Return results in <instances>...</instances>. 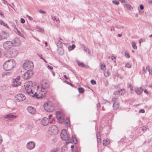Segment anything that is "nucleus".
Returning <instances> with one entry per match:
<instances>
[{"mask_svg": "<svg viewBox=\"0 0 152 152\" xmlns=\"http://www.w3.org/2000/svg\"><path fill=\"white\" fill-rule=\"evenodd\" d=\"M124 56L127 58H129L130 57L128 51H125Z\"/></svg>", "mask_w": 152, "mask_h": 152, "instance_id": "nucleus-29", "label": "nucleus"}, {"mask_svg": "<svg viewBox=\"0 0 152 152\" xmlns=\"http://www.w3.org/2000/svg\"><path fill=\"white\" fill-rule=\"evenodd\" d=\"M16 100L18 102H20L25 100L26 98L25 96L22 94H19L16 95L15 97Z\"/></svg>", "mask_w": 152, "mask_h": 152, "instance_id": "nucleus-11", "label": "nucleus"}, {"mask_svg": "<svg viewBox=\"0 0 152 152\" xmlns=\"http://www.w3.org/2000/svg\"><path fill=\"white\" fill-rule=\"evenodd\" d=\"M78 91L80 93H82L84 92V89L81 87H80L78 88Z\"/></svg>", "mask_w": 152, "mask_h": 152, "instance_id": "nucleus-31", "label": "nucleus"}, {"mask_svg": "<svg viewBox=\"0 0 152 152\" xmlns=\"http://www.w3.org/2000/svg\"><path fill=\"white\" fill-rule=\"evenodd\" d=\"M104 75L106 77H108L110 75L109 72L108 71H104Z\"/></svg>", "mask_w": 152, "mask_h": 152, "instance_id": "nucleus-30", "label": "nucleus"}, {"mask_svg": "<svg viewBox=\"0 0 152 152\" xmlns=\"http://www.w3.org/2000/svg\"><path fill=\"white\" fill-rule=\"evenodd\" d=\"M28 111L30 113L32 114H34L35 112V108L32 106H28L27 107Z\"/></svg>", "mask_w": 152, "mask_h": 152, "instance_id": "nucleus-17", "label": "nucleus"}, {"mask_svg": "<svg viewBox=\"0 0 152 152\" xmlns=\"http://www.w3.org/2000/svg\"><path fill=\"white\" fill-rule=\"evenodd\" d=\"M1 34L3 39H7L9 37V34L5 31H2Z\"/></svg>", "mask_w": 152, "mask_h": 152, "instance_id": "nucleus-19", "label": "nucleus"}, {"mask_svg": "<svg viewBox=\"0 0 152 152\" xmlns=\"http://www.w3.org/2000/svg\"><path fill=\"white\" fill-rule=\"evenodd\" d=\"M96 135L97 137H101V136H100V133L99 132L97 131L96 132Z\"/></svg>", "mask_w": 152, "mask_h": 152, "instance_id": "nucleus-47", "label": "nucleus"}, {"mask_svg": "<svg viewBox=\"0 0 152 152\" xmlns=\"http://www.w3.org/2000/svg\"><path fill=\"white\" fill-rule=\"evenodd\" d=\"M66 124H67V126H69V123H70V121L69 119L67 118H66Z\"/></svg>", "mask_w": 152, "mask_h": 152, "instance_id": "nucleus-38", "label": "nucleus"}, {"mask_svg": "<svg viewBox=\"0 0 152 152\" xmlns=\"http://www.w3.org/2000/svg\"><path fill=\"white\" fill-rule=\"evenodd\" d=\"M60 136L61 138L64 141L67 140L70 138L68 133L65 129L61 130Z\"/></svg>", "mask_w": 152, "mask_h": 152, "instance_id": "nucleus-4", "label": "nucleus"}, {"mask_svg": "<svg viewBox=\"0 0 152 152\" xmlns=\"http://www.w3.org/2000/svg\"><path fill=\"white\" fill-rule=\"evenodd\" d=\"M0 24L1 25H3L4 26L8 27V26L7 24L5 23L3 21L0 20Z\"/></svg>", "mask_w": 152, "mask_h": 152, "instance_id": "nucleus-33", "label": "nucleus"}, {"mask_svg": "<svg viewBox=\"0 0 152 152\" xmlns=\"http://www.w3.org/2000/svg\"><path fill=\"white\" fill-rule=\"evenodd\" d=\"M119 106V104L118 103V102H115L113 104V109L114 110H116L118 108Z\"/></svg>", "mask_w": 152, "mask_h": 152, "instance_id": "nucleus-22", "label": "nucleus"}, {"mask_svg": "<svg viewBox=\"0 0 152 152\" xmlns=\"http://www.w3.org/2000/svg\"><path fill=\"white\" fill-rule=\"evenodd\" d=\"M147 129V126H145L142 127V130L143 131H145Z\"/></svg>", "mask_w": 152, "mask_h": 152, "instance_id": "nucleus-43", "label": "nucleus"}, {"mask_svg": "<svg viewBox=\"0 0 152 152\" xmlns=\"http://www.w3.org/2000/svg\"><path fill=\"white\" fill-rule=\"evenodd\" d=\"M101 69L104 72L106 69V66L104 64H102L100 67Z\"/></svg>", "mask_w": 152, "mask_h": 152, "instance_id": "nucleus-27", "label": "nucleus"}, {"mask_svg": "<svg viewBox=\"0 0 152 152\" xmlns=\"http://www.w3.org/2000/svg\"><path fill=\"white\" fill-rule=\"evenodd\" d=\"M52 19L54 21L55 20H56L57 23H59L60 21L58 18H56L55 17H53L52 18Z\"/></svg>", "mask_w": 152, "mask_h": 152, "instance_id": "nucleus-37", "label": "nucleus"}, {"mask_svg": "<svg viewBox=\"0 0 152 152\" xmlns=\"http://www.w3.org/2000/svg\"><path fill=\"white\" fill-rule=\"evenodd\" d=\"M47 67L48 69H49L50 70H52L53 69V68L52 66L49 65H48Z\"/></svg>", "mask_w": 152, "mask_h": 152, "instance_id": "nucleus-55", "label": "nucleus"}, {"mask_svg": "<svg viewBox=\"0 0 152 152\" xmlns=\"http://www.w3.org/2000/svg\"><path fill=\"white\" fill-rule=\"evenodd\" d=\"M20 80V76H18L14 79L12 82V85L13 87H17L20 85V82L19 81Z\"/></svg>", "mask_w": 152, "mask_h": 152, "instance_id": "nucleus-12", "label": "nucleus"}, {"mask_svg": "<svg viewBox=\"0 0 152 152\" xmlns=\"http://www.w3.org/2000/svg\"><path fill=\"white\" fill-rule=\"evenodd\" d=\"M57 52L60 55H62L64 54V50L62 48H58L57 50Z\"/></svg>", "mask_w": 152, "mask_h": 152, "instance_id": "nucleus-23", "label": "nucleus"}, {"mask_svg": "<svg viewBox=\"0 0 152 152\" xmlns=\"http://www.w3.org/2000/svg\"><path fill=\"white\" fill-rule=\"evenodd\" d=\"M76 62L78 66L80 67L85 68H87L88 67V66L85 65L82 62H80L78 60L76 61Z\"/></svg>", "mask_w": 152, "mask_h": 152, "instance_id": "nucleus-18", "label": "nucleus"}, {"mask_svg": "<svg viewBox=\"0 0 152 152\" xmlns=\"http://www.w3.org/2000/svg\"><path fill=\"white\" fill-rule=\"evenodd\" d=\"M65 82L67 84L69 85H70L71 86L73 87V85L71 83H69L67 81H65Z\"/></svg>", "mask_w": 152, "mask_h": 152, "instance_id": "nucleus-51", "label": "nucleus"}, {"mask_svg": "<svg viewBox=\"0 0 152 152\" xmlns=\"http://www.w3.org/2000/svg\"><path fill=\"white\" fill-rule=\"evenodd\" d=\"M113 3L116 5H118L119 4V2L116 0H113Z\"/></svg>", "mask_w": 152, "mask_h": 152, "instance_id": "nucleus-39", "label": "nucleus"}, {"mask_svg": "<svg viewBox=\"0 0 152 152\" xmlns=\"http://www.w3.org/2000/svg\"><path fill=\"white\" fill-rule=\"evenodd\" d=\"M20 22L22 23H24L25 22V20L23 18L20 19Z\"/></svg>", "mask_w": 152, "mask_h": 152, "instance_id": "nucleus-53", "label": "nucleus"}, {"mask_svg": "<svg viewBox=\"0 0 152 152\" xmlns=\"http://www.w3.org/2000/svg\"><path fill=\"white\" fill-rule=\"evenodd\" d=\"M120 91H119V90H118L117 91H115L114 92L113 94L115 95H120Z\"/></svg>", "mask_w": 152, "mask_h": 152, "instance_id": "nucleus-36", "label": "nucleus"}, {"mask_svg": "<svg viewBox=\"0 0 152 152\" xmlns=\"http://www.w3.org/2000/svg\"><path fill=\"white\" fill-rule=\"evenodd\" d=\"M148 71L149 72V73L150 74H151L152 75V69H149L148 70Z\"/></svg>", "mask_w": 152, "mask_h": 152, "instance_id": "nucleus-60", "label": "nucleus"}, {"mask_svg": "<svg viewBox=\"0 0 152 152\" xmlns=\"http://www.w3.org/2000/svg\"><path fill=\"white\" fill-rule=\"evenodd\" d=\"M115 27L117 28H124V27L123 26L119 27L117 25L115 26Z\"/></svg>", "mask_w": 152, "mask_h": 152, "instance_id": "nucleus-63", "label": "nucleus"}, {"mask_svg": "<svg viewBox=\"0 0 152 152\" xmlns=\"http://www.w3.org/2000/svg\"><path fill=\"white\" fill-rule=\"evenodd\" d=\"M2 139L1 136L0 135V144H1L2 142Z\"/></svg>", "mask_w": 152, "mask_h": 152, "instance_id": "nucleus-59", "label": "nucleus"}, {"mask_svg": "<svg viewBox=\"0 0 152 152\" xmlns=\"http://www.w3.org/2000/svg\"><path fill=\"white\" fill-rule=\"evenodd\" d=\"M72 152H78L77 148H76L72 150Z\"/></svg>", "mask_w": 152, "mask_h": 152, "instance_id": "nucleus-56", "label": "nucleus"}, {"mask_svg": "<svg viewBox=\"0 0 152 152\" xmlns=\"http://www.w3.org/2000/svg\"><path fill=\"white\" fill-rule=\"evenodd\" d=\"M91 83L93 85H95L96 83V81L94 80H91Z\"/></svg>", "mask_w": 152, "mask_h": 152, "instance_id": "nucleus-44", "label": "nucleus"}, {"mask_svg": "<svg viewBox=\"0 0 152 152\" xmlns=\"http://www.w3.org/2000/svg\"><path fill=\"white\" fill-rule=\"evenodd\" d=\"M56 116L57 120L61 123H62L64 120V118L62 116L61 113L59 111H57L56 113Z\"/></svg>", "mask_w": 152, "mask_h": 152, "instance_id": "nucleus-9", "label": "nucleus"}, {"mask_svg": "<svg viewBox=\"0 0 152 152\" xmlns=\"http://www.w3.org/2000/svg\"><path fill=\"white\" fill-rule=\"evenodd\" d=\"M101 107L100 104L99 102H98L97 104V109Z\"/></svg>", "mask_w": 152, "mask_h": 152, "instance_id": "nucleus-52", "label": "nucleus"}, {"mask_svg": "<svg viewBox=\"0 0 152 152\" xmlns=\"http://www.w3.org/2000/svg\"><path fill=\"white\" fill-rule=\"evenodd\" d=\"M42 87V89L41 90V92L39 94H37L36 92H35L34 91L33 93V94H35L34 96H31L32 97H35L39 99L45 97V92H44V89Z\"/></svg>", "mask_w": 152, "mask_h": 152, "instance_id": "nucleus-6", "label": "nucleus"}, {"mask_svg": "<svg viewBox=\"0 0 152 152\" xmlns=\"http://www.w3.org/2000/svg\"><path fill=\"white\" fill-rule=\"evenodd\" d=\"M144 92L145 93L148 94V92L146 90H145L144 91Z\"/></svg>", "mask_w": 152, "mask_h": 152, "instance_id": "nucleus-64", "label": "nucleus"}, {"mask_svg": "<svg viewBox=\"0 0 152 152\" xmlns=\"http://www.w3.org/2000/svg\"><path fill=\"white\" fill-rule=\"evenodd\" d=\"M145 112V110L143 109H141L139 111V113H144Z\"/></svg>", "mask_w": 152, "mask_h": 152, "instance_id": "nucleus-50", "label": "nucleus"}, {"mask_svg": "<svg viewBox=\"0 0 152 152\" xmlns=\"http://www.w3.org/2000/svg\"><path fill=\"white\" fill-rule=\"evenodd\" d=\"M97 137V142L99 143H101V137Z\"/></svg>", "mask_w": 152, "mask_h": 152, "instance_id": "nucleus-48", "label": "nucleus"}, {"mask_svg": "<svg viewBox=\"0 0 152 152\" xmlns=\"http://www.w3.org/2000/svg\"><path fill=\"white\" fill-rule=\"evenodd\" d=\"M118 99V96H115L114 97H113L112 99V100L113 102H115Z\"/></svg>", "mask_w": 152, "mask_h": 152, "instance_id": "nucleus-35", "label": "nucleus"}, {"mask_svg": "<svg viewBox=\"0 0 152 152\" xmlns=\"http://www.w3.org/2000/svg\"><path fill=\"white\" fill-rule=\"evenodd\" d=\"M125 66L128 68H130L132 66V64L129 63H127L126 64Z\"/></svg>", "mask_w": 152, "mask_h": 152, "instance_id": "nucleus-34", "label": "nucleus"}, {"mask_svg": "<svg viewBox=\"0 0 152 152\" xmlns=\"http://www.w3.org/2000/svg\"><path fill=\"white\" fill-rule=\"evenodd\" d=\"M16 117V116L12 115L11 113H10L6 115L4 117V118L7 119L9 120H12Z\"/></svg>", "mask_w": 152, "mask_h": 152, "instance_id": "nucleus-14", "label": "nucleus"}, {"mask_svg": "<svg viewBox=\"0 0 152 152\" xmlns=\"http://www.w3.org/2000/svg\"><path fill=\"white\" fill-rule=\"evenodd\" d=\"M16 30H17V33L20 36H21V35H22V34L20 33V32L17 29Z\"/></svg>", "mask_w": 152, "mask_h": 152, "instance_id": "nucleus-54", "label": "nucleus"}, {"mask_svg": "<svg viewBox=\"0 0 152 152\" xmlns=\"http://www.w3.org/2000/svg\"><path fill=\"white\" fill-rule=\"evenodd\" d=\"M15 65V62L13 59L7 61L3 65V68L6 71H9L12 69Z\"/></svg>", "mask_w": 152, "mask_h": 152, "instance_id": "nucleus-1", "label": "nucleus"}, {"mask_svg": "<svg viewBox=\"0 0 152 152\" xmlns=\"http://www.w3.org/2000/svg\"><path fill=\"white\" fill-rule=\"evenodd\" d=\"M50 130L55 134H57L58 132V128L55 125L51 126L50 127Z\"/></svg>", "mask_w": 152, "mask_h": 152, "instance_id": "nucleus-15", "label": "nucleus"}, {"mask_svg": "<svg viewBox=\"0 0 152 152\" xmlns=\"http://www.w3.org/2000/svg\"><path fill=\"white\" fill-rule=\"evenodd\" d=\"M84 50L86 52H88V53H89L90 52V50L88 48H86L84 49Z\"/></svg>", "mask_w": 152, "mask_h": 152, "instance_id": "nucleus-49", "label": "nucleus"}, {"mask_svg": "<svg viewBox=\"0 0 152 152\" xmlns=\"http://www.w3.org/2000/svg\"><path fill=\"white\" fill-rule=\"evenodd\" d=\"M32 72L31 71H28L25 72L23 75V77L25 79H28L32 75Z\"/></svg>", "mask_w": 152, "mask_h": 152, "instance_id": "nucleus-10", "label": "nucleus"}, {"mask_svg": "<svg viewBox=\"0 0 152 152\" xmlns=\"http://www.w3.org/2000/svg\"><path fill=\"white\" fill-rule=\"evenodd\" d=\"M8 53L10 54V56H7V54H5V56L6 57L13 58L15 57L18 54V51L16 49L13 48L9 51Z\"/></svg>", "mask_w": 152, "mask_h": 152, "instance_id": "nucleus-5", "label": "nucleus"}, {"mask_svg": "<svg viewBox=\"0 0 152 152\" xmlns=\"http://www.w3.org/2000/svg\"><path fill=\"white\" fill-rule=\"evenodd\" d=\"M121 2L123 4H124L125 5L127 3V1L125 0H122L121 1Z\"/></svg>", "mask_w": 152, "mask_h": 152, "instance_id": "nucleus-40", "label": "nucleus"}, {"mask_svg": "<svg viewBox=\"0 0 152 152\" xmlns=\"http://www.w3.org/2000/svg\"><path fill=\"white\" fill-rule=\"evenodd\" d=\"M110 142L109 140H104L103 141V144L104 145H106L109 143Z\"/></svg>", "mask_w": 152, "mask_h": 152, "instance_id": "nucleus-26", "label": "nucleus"}, {"mask_svg": "<svg viewBox=\"0 0 152 152\" xmlns=\"http://www.w3.org/2000/svg\"><path fill=\"white\" fill-rule=\"evenodd\" d=\"M42 124L43 126H46L48 124V120L47 118L44 117L41 121Z\"/></svg>", "mask_w": 152, "mask_h": 152, "instance_id": "nucleus-20", "label": "nucleus"}, {"mask_svg": "<svg viewBox=\"0 0 152 152\" xmlns=\"http://www.w3.org/2000/svg\"><path fill=\"white\" fill-rule=\"evenodd\" d=\"M13 43L10 41H7L4 42L3 46L4 49L8 50L10 49L13 46Z\"/></svg>", "mask_w": 152, "mask_h": 152, "instance_id": "nucleus-7", "label": "nucleus"}, {"mask_svg": "<svg viewBox=\"0 0 152 152\" xmlns=\"http://www.w3.org/2000/svg\"><path fill=\"white\" fill-rule=\"evenodd\" d=\"M35 145V143L33 141H29L27 143L26 147L28 149L31 150L34 148Z\"/></svg>", "mask_w": 152, "mask_h": 152, "instance_id": "nucleus-13", "label": "nucleus"}, {"mask_svg": "<svg viewBox=\"0 0 152 152\" xmlns=\"http://www.w3.org/2000/svg\"><path fill=\"white\" fill-rule=\"evenodd\" d=\"M44 107L45 110L48 112H52L54 110V107L53 106L49 105L47 103H44Z\"/></svg>", "mask_w": 152, "mask_h": 152, "instance_id": "nucleus-8", "label": "nucleus"}, {"mask_svg": "<svg viewBox=\"0 0 152 152\" xmlns=\"http://www.w3.org/2000/svg\"><path fill=\"white\" fill-rule=\"evenodd\" d=\"M33 67V63L31 61H26L24 63L23 65V68L28 71H31Z\"/></svg>", "mask_w": 152, "mask_h": 152, "instance_id": "nucleus-3", "label": "nucleus"}, {"mask_svg": "<svg viewBox=\"0 0 152 152\" xmlns=\"http://www.w3.org/2000/svg\"><path fill=\"white\" fill-rule=\"evenodd\" d=\"M126 7L128 9H130V5L129 4H128L127 3L126 4V5H125Z\"/></svg>", "mask_w": 152, "mask_h": 152, "instance_id": "nucleus-46", "label": "nucleus"}, {"mask_svg": "<svg viewBox=\"0 0 152 152\" xmlns=\"http://www.w3.org/2000/svg\"><path fill=\"white\" fill-rule=\"evenodd\" d=\"M38 12L40 13L46 14V12L44 11H42L41 10H38Z\"/></svg>", "mask_w": 152, "mask_h": 152, "instance_id": "nucleus-45", "label": "nucleus"}, {"mask_svg": "<svg viewBox=\"0 0 152 152\" xmlns=\"http://www.w3.org/2000/svg\"><path fill=\"white\" fill-rule=\"evenodd\" d=\"M119 90L120 91V95H121L124 94L125 93V90L124 89H122Z\"/></svg>", "mask_w": 152, "mask_h": 152, "instance_id": "nucleus-28", "label": "nucleus"}, {"mask_svg": "<svg viewBox=\"0 0 152 152\" xmlns=\"http://www.w3.org/2000/svg\"><path fill=\"white\" fill-rule=\"evenodd\" d=\"M26 16L29 18V20H32V18L30 16H29V15H27Z\"/></svg>", "mask_w": 152, "mask_h": 152, "instance_id": "nucleus-61", "label": "nucleus"}, {"mask_svg": "<svg viewBox=\"0 0 152 152\" xmlns=\"http://www.w3.org/2000/svg\"><path fill=\"white\" fill-rule=\"evenodd\" d=\"M75 47V45L74 44H73L71 46H70L68 47V49L69 50H72L73 49H74Z\"/></svg>", "mask_w": 152, "mask_h": 152, "instance_id": "nucleus-32", "label": "nucleus"}, {"mask_svg": "<svg viewBox=\"0 0 152 152\" xmlns=\"http://www.w3.org/2000/svg\"><path fill=\"white\" fill-rule=\"evenodd\" d=\"M144 6L142 4H140V8L141 10H142L144 9Z\"/></svg>", "mask_w": 152, "mask_h": 152, "instance_id": "nucleus-57", "label": "nucleus"}, {"mask_svg": "<svg viewBox=\"0 0 152 152\" xmlns=\"http://www.w3.org/2000/svg\"><path fill=\"white\" fill-rule=\"evenodd\" d=\"M109 84L107 80L105 83V85L106 86H108Z\"/></svg>", "mask_w": 152, "mask_h": 152, "instance_id": "nucleus-58", "label": "nucleus"}, {"mask_svg": "<svg viewBox=\"0 0 152 152\" xmlns=\"http://www.w3.org/2000/svg\"><path fill=\"white\" fill-rule=\"evenodd\" d=\"M66 147H62L61 148V152H64L66 149Z\"/></svg>", "mask_w": 152, "mask_h": 152, "instance_id": "nucleus-41", "label": "nucleus"}, {"mask_svg": "<svg viewBox=\"0 0 152 152\" xmlns=\"http://www.w3.org/2000/svg\"><path fill=\"white\" fill-rule=\"evenodd\" d=\"M32 83L31 81H26L24 83L23 86L26 92L31 96H34L35 95L33 94L34 91H33L31 88L32 87Z\"/></svg>", "mask_w": 152, "mask_h": 152, "instance_id": "nucleus-2", "label": "nucleus"}, {"mask_svg": "<svg viewBox=\"0 0 152 152\" xmlns=\"http://www.w3.org/2000/svg\"><path fill=\"white\" fill-rule=\"evenodd\" d=\"M0 16L2 17H4V16L3 14V13L0 11Z\"/></svg>", "mask_w": 152, "mask_h": 152, "instance_id": "nucleus-62", "label": "nucleus"}, {"mask_svg": "<svg viewBox=\"0 0 152 152\" xmlns=\"http://www.w3.org/2000/svg\"><path fill=\"white\" fill-rule=\"evenodd\" d=\"M56 45L58 48H62L63 46L62 42L59 40H58V42L56 43Z\"/></svg>", "mask_w": 152, "mask_h": 152, "instance_id": "nucleus-24", "label": "nucleus"}, {"mask_svg": "<svg viewBox=\"0 0 152 152\" xmlns=\"http://www.w3.org/2000/svg\"><path fill=\"white\" fill-rule=\"evenodd\" d=\"M13 46L16 47L19 46L20 44V40L17 38L15 39L13 41Z\"/></svg>", "mask_w": 152, "mask_h": 152, "instance_id": "nucleus-16", "label": "nucleus"}, {"mask_svg": "<svg viewBox=\"0 0 152 152\" xmlns=\"http://www.w3.org/2000/svg\"><path fill=\"white\" fill-rule=\"evenodd\" d=\"M142 88L141 87L140 88H136L135 90V92L138 94H140L142 93Z\"/></svg>", "mask_w": 152, "mask_h": 152, "instance_id": "nucleus-21", "label": "nucleus"}, {"mask_svg": "<svg viewBox=\"0 0 152 152\" xmlns=\"http://www.w3.org/2000/svg\"><path fill=\"white\" fill-rule=\"evenodd\" d=\"M59 149L58 148H54L51 149L50 152H58Z\"/></svg>", "mask_w": 152, "mask_h": 152, "instance_id": "nucleus-25", "label": "nucleus"}, {"mask_svg": "<svg viewBox=\"0 0 152 152\" xmlns=\"http://www.w3.org/2000/svg\"><path fill=\"white\" fill-rule=\"evenodd\" d=\"M133 44L132 45L133 48L134 49H136L137 48V46L136 45V44L135 43H134V42H132Z\"/></svg>", "mask_w": 152, "mask_h": 152, "instance_id": "nucleus-42", "label": "nucleus"}]
</instances>
